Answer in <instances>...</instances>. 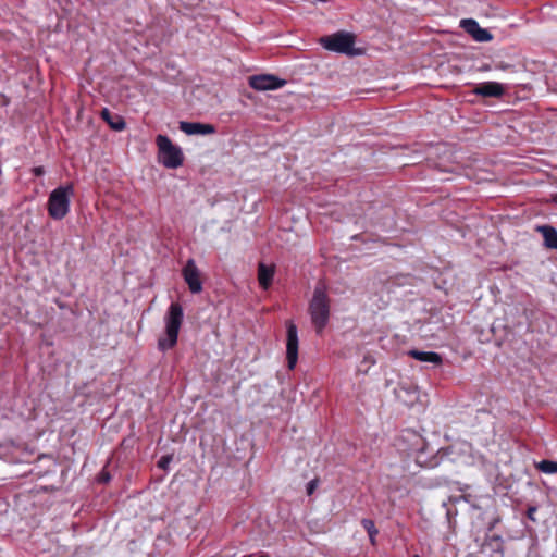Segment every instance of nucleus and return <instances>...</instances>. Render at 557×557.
Returning <instances> with one entry per match:
<instances>
[{
    "instance_id": "obj_1",
    "label": "nucleus",
    "mask_w": 557,
    "mask_h": 557,
    "mask_svg": "<svg viewBox=\"0 0 557 557\" xmlns=\"http://www.w3.org/2000/svg\"><path fill=\"white\" fill-rule=\"evenodd\" d=\"M330 297L327 287L320 282L315 285L313 296L309 302V314L318 334H321L330 319Z\"/></svg>"
},
{
    "instance_id": "obj_2",
    "label": "nucleus",
    "mask_w": 557,
    "mask_h": 557,
    "mask_svg": "<svg viewBox=\"0 0 557 557\" xmlns=\"http://www.w3.org/2000/svg\"><path fill=\"white\" fill-rule=\"evenodd\" d=\"M183 318V307L178 302H172L164 317L165 334L158 341V348L161 351H166L176 345Z\"/></svg>"
},
{
    "instance_id": "obj_3",
    "label": "nucleus",
    "mask_w": 557,
    "mask_h": 557,
    "mask_svg": "<svg viewBox=\"0 0 557 557\" xmlns=\"http://www.w3.org/2000/svg\"><path fill=\"white\" fill-rule=\"evenodd\" d=\"M356 36L352 33L339 30L320 38L322 47L329 51L346 55H359L360 49L355 48Z\"/></svg>"
},
{
    "instance_id": "obj_4",
    "label": "nucleus",
    "mask_w": 557,
    "mask_h": 557,
    "mask_svg": "<svg viewBox=\"0 0 557 557\" xmlns=\"http://www.w3.org/2000/svg\"><path fill=\"white\" fill-rule=\"evenodd\" d=\"M74 195L72 184L53 189L48 199V213L53 220H62L70 211L71 197Z\"/></svg>"
},
{
    "instance_id": "obj_5",
    "label": "nucleus",
    "mask_w": 557,
    "mask_h": 557,
    "mask_svg": "<svg viewBox=\"0 0 557 557\" xmlns=\"http://www.w3.org/2000/svg\"><path fill=\"white\" fill-rule=\"evenodd\" d=\"M156 144L159 150V161L166 169H177L183 164L184 156L181 147L174 145L166 135H158Z\"/></svg>"
},
{
    "instance_id": "obj_6",
    "label": "nucleus",
    "mask_w": 557,
    "mask_h": 557,
    "mask_svg": "<svg viewBox=\"0 0 557 557\" xmlns=\"http://www.w3.org/2000/svg\"><path fill=\"white\" fill-rule=\"evenodd\" d=\"M286 84L285 79L272 74H259L249 77V86L255 90H276Z\"/></svg>"
},
{
    "instance_id": "obj_7",
    "label": "nucleus",
    "mask_w": 557,
    "mask_h": 557,
    "mask_svg": "<svg viewBox=\"0 0 557 557\" xmlns=\"http://www.w3.org/2000/svg\"><path fill=\"white\" fill-rule=\"evenodd\" d=\"M286 358L288 368H295L298 360V331L293 322L286 324Z\"/></svg>"
},
{
    "instance_id": "obj_8",
    "label": "nucleus",
    "mask_w": 557,
    "mask_h": 557,
    "mask_svg": "<svg viewBox=\"0 0 557 557\" xmlns=\"http://www.w3.org/2000/svg\"><path fill=\"white\" fill-rule=\"evenodd\" d=\"M183 277L193 294H198L202 290V283L200 280V272L194 259L187 260L182 271Z\"/></svg>"
},
{
    "instance_id": "obj_9",
    "label": "nucleus",
    "mask_w": 557,
    "mask_h": 557,
    "mask_svg": "<svg viewBox=\"0 0 557 557\" xmlns=\"http://www.w3.org/2000/svg\"><path fill=\"white\" fill-rule=\"evenodd\" d=\"M460 27L478 42H488L493 39V35L490 30L482 28L473 18L461 20Z\"/></svg>"
},
{
    "instance_id": "obj_10",
    "label": "nucleus",
    "mask_w": 557,
    "mask_h": 557,
    "mask_svg": "<svg viewBox=\"0 0 557 557\" xmlns=\"http://www.w3.org/2000/svg\"><path fill=\"white\" fill-rule=\"evenodd\" d=\"M473 94L483 98H500L505 94V87L498 82H484L474 86Z\"/></svg>"
},
{
    "instance_id": "obj_11",
    "label": "nucleus",
    "mask_w": 557,
    "mask_h": 557,
    "mask_svg": "<svg viewBox=\"0 0 557 557\" xmlns=\"http://www.w3.org/2000/svg\"><path fill=\"white\" fill-rule=\"evenodd\" d=\"M178 128L186 135H211L215 133V127L211 124L199 122L181 121Z\"/></svg>"
},
{
    "instance_id": "obj_12",
    "label": "nucleus",
    "mask_w": 557,
    "mask_h": 557,
    "mask_svg": "<svg viewBox=\"0 0 557 557\" xmlns=\"http://www.w3.org/2000/svg\"><path fill=\"white\" fill-rule=\"evenodd\" d=\"M407 355L418 361L433 363L435 366H440L443 361L442 356L434 351H421L418 349H410L407 352Z\"/></svg>"
},
{
    "instance_id": "obj_13",
    "label": "nucleus",
    "mask_w": 557,
    "mask_h": 557,
    "mask_svg": "<svg viewBox=\"0 0 557 557\" xmlns=\"http://www.w3.org/2000/svg\"><path fill=\"white\" fill-rule=\"evenodd\" d=\"M274 276V268L272 265H267L264 263H259L258 265V281L260 286L263 289H268L273 281Z\"/></svg>"
},
{
    "instance_id": "obj_14",
    "label": "nucleus",
    "mask_w": 557,
    "mask_h": 557,
    "mask_svg": "<svg viewBox=\"0 0 557 557\" xmlns=\"http://www.w3.org/2000/svg\"><path fill=\"white\" fill-rule=\"evenodd\" d=\"M544 238V244L547 248L557 250V231L550 225H542L537 227Z\"/></svg>"
},
{
    "instance_id": "obj_15",
    "label": "nucleus",
    "mask_w": 557,
    "mask_h": 557,
    "mask_svg": "<svg viewBox=\"0 0 557 557\" xmlns=\"http://www.w3.org/2000/svg\"><path fill=\"white\" fill-rule=\"evenodd\" d=\"M101 116L114 131H123L126 126L124 119L117 114H112L109 109L104 108L101 112Z\"/></svg>"
},
{
    "instance_id": "obj_16",
    "label": "nucleus",
    "mask_w": 557,
    "mask_h": 557,
    "mask_svg": "<svg viewBox=\"0 0 557 557\" xmlns=\"http://www.w3.org/2000/svg\"><path fill=\"white\" fill-rule=\"evenodd\" d=\"M536 469L546 474L557 473V461L554 460H541L536 463Z\"/></svg>"
},
{
    "instance_id": "obj_17",
    "label": "nucleus",
    "mask_w": 557,
    "mask_h": 557,
    "mask_svg": "<svg viewBox=\"0 0 557 557\" xmlns=\"http://www.w3.org/2000/svg\"><path fill=\"white\" fill-rule=\"evenodd\" d=\"M361 525L364 528V530L367 531L368 535H369V539H370V542L371 544H375V537L379 533L373 520L371 519H362L361 520Z\"/></svg>"
},
{
    "instance_id": "obj_18",
    "label": "nucleus",
    "mask_w": 557,
    "mask_h": 557,
    "mask_svg": "<svg viewBox=\"0 0 557 557\" xmlns=\"http://www.w3.org/2000/svg\"><path fill=\"white\" fill-rule=\"evenodd\" d=\"M522 310V315L524 318V322L528 326H531V322L534 318V307H528L527 305L519 304Z\"/></svg>"
},
{
    "instance_id": "obj_19",
    "label": "nucleus",
    "mask_w": 557,
    "mask_h": 557,
    "mask_svg": "<svg viewBox=\"0 0 557 557\" xmlns=\"http://www.w3.org/2000/svg\"><path fill=\"white\" fill-rule=\"evenodd\" d=\"M172 459H173V457L171 455L162 456L160 458V460L158 461V467L163 470H166L169 465L171 463Z\"/></svg>"
},
{
    "instance_id": "obj_20",
    "label": "nucleus",
    "mask_w": 557,
    "mask_h": 557,
    "mask_svg": "<svg viewBox=\"0 0 557 557\" xmlns=\"http://www.w3.org/2000/svg\"><path fill=\"white\" fill-rule=\"evenodd\" d=\"M536 510H537V508H536V507H534V506H531V507H529V508H528L527 516H528V518H529L530 520H532V521H535V520H536V519H535Z\"/></svg>"
},
{
    "instance_id": "obj_21",
    "label": "nucleus",
    "mask_w": 557,
    "mask_h": 557,
    "mask_svg": "<svg viewBox=\"0 0 557 557\" xmlns=\"http://www.w3.org/2000/svg\"><path fill=\"white\" fill-rule=\"evenodd\" d=\"M111 476L108 472L106 471H102L100 474H99V479L98 481L100 483H108L110 481Z\"/></svg>"
},
{
    "instance_id": "obj_22",
    "label": "nucleus",
    "mask_w": 557,
    "mask_h": 557,
    "mask_svg": "<svg viewBox=\"0 0 557 557\" xmlns=\"http://www.w3.org/2000/svg\"><path fill=\"white\" fill-rule=\"evenodd\" d=\"M317 484H318V481L317 480H311L308 485H307V493L310 495L313 493V491L315 490L317 487Z\"/></svg>"
},
{
    "instance_id": "obj_23",
    "label": "nucleus",
    "mask_w": 557,
    "mask_h": 557,
    "mask_svg": "<svg viewBox=\"0 0 557 557\" xmlns=\"http://www.w3.org/2000/svg\"><path fill=\"white\" fill-rule=\"evenodd\" d=\"M33 173L36 175V176H42L45 174V169L42 166H35L33 169Z\"/></svg>"
},
{
    "instance_id": "obj_24",
    "label": "nucleus",
    "mask_w": 557,
    "mask_h": 557,
    "mask_svg": "<svg viewBox=\"0 0 557 557\" xmlns=\"http://www.w3.org/2000/svg\"><path fill=\"white\" fill-rule=\"evenodd\" d=\"M363 362H368L370 364H374L375 360L371 356H366Z\"/></svg>"
},
{
    "instance_id": "obj_25",
    "label": "nucleus",
    "mask_w": 557,
    "mask_h": 557,
    "mask_svg": "<svg viewBox=\"0 0 557 557\" xmlns=\"http://www.w3.org/2000/svg\"><path fill=\"white\" fill-rule=\"evenodd\" d=\"M554 201L557 203V194L554 196Z\"/></svg>"
},
{
    "instance_id": "obj_26",
    "label": "nucleus",
    "mask_w": 557,
    "mask_h": 557,
    "mask_svg": "<svg viewBox=\"0 0 557 557\" xmlns=\"http://www.w3.org/2000/svg\"><path fill=\"white\" fill-rule=\"evenodd\" d=\"M259 557H268V555H263V554H262V555H260Z\"/></svg>"
},
{
    "instance_id": "obj_27",
    "label": "nucleus",
    "mask_w": 557,
    "mask_h": 557,
    "mask_svg": "<svg viewBox=\"0 0 557 557\" xmlns=\"http://www.w3.org/2000/svg\"><path fill=\"white\" fill-rule=\"evenodd\" d=\"M413 557H419L418 555H414Z\"/></svg>"
}]
</instances>
